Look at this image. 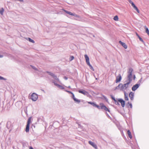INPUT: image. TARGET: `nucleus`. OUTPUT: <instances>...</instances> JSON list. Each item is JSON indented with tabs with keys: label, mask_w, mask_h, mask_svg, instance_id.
Wrapping results in <instances>:
<instances>
[{
	"label": "nucleus",
	"mask_w": 149,
	"mask_h": 149,
	"mask_svg": "<svg viewBox=\"0 0 149 149\" xmlns=\"http://www.w3.org/2000/svg\"><path fill=\"white\" fill-rule=\"evenodd\" d=\"M29 125H26L25 131L26 132H28L29 131Z\"/></svg>",
	"instance_id": "20"
},
{
	"label": "nucleus",
	"mask_w": 149,
	"mask_h": 149,
	"mask_svg": "<svg viewBox=\"0 0 149 149\" xmlns=\"http://www.w3.org/2000/svg\"><path fill=\"white\" fill-rule=\"evenodd\" d=\"M122 86V84L120 83L119 84V85H118L117 86H116L115 89V90H120V91H122V88H121V86Z\"/></svg>",
	"instance_id": "14"
},
{
	"label": "nucleus",
	"mask_w": 149,
	"mask_h": 149,
	"mask_svg": "<svg viewBox=\"0 0 149 149\" xmlns=\"http://www.w3.org/2000/svg\"><path fill=\"white\" fill-rule=\"evenodd\" d=\"M38 98V95L36 93H33L32 94L31 96V99L34 101H36Z\"/></svg>",
	"instance_id": "1"
},
{
	"label": "nucleus",
	"mask_w": 149,
	"mask_h": 149,
	"mask_svg": "<svg viewBox=\"0 0 149 149\" xmlns=\"http://www.w3.org/2000/svg\"><path fill=\"white\" fill-rule=\"evenodd\" d=\"M78 92L85 95H87L88 94V92L84 90H79Z\"/></svg>",
	"instance_id": "6"
},
{
	"label": "nucleus",
	"mask_w": 149,
	"mask_h": 149,
	"mask_svg": "<svg viewBox=\"0 0 149 149\" xmlns=\"http://www.w3.org/2000/svg\"><path fill=\"white\" fill-rule=\"evenodd\" d=\"M128 104L129 105V106H130V107L131 108H132V104L130 103L129 102H128Z\"/></svg>",
	"instance_id": "39"
},
{
	"label": "nucleus",
	"mask_w": 149,
	"mask_h": 149,
	"mask_svg": "<svg viewBox=\"0 0 149 149\" xmlns=\"http://www.w3.org/2000/svg\"><path fill=\"white\" fill-rule=\"evenodd\" d=\"M136 33V36H137V37L139 38V36H139V35L137 33Z\"/></svg>",
	"instance_id": "43"
},
{
	"label": "nucleus",
	"mask_w": 149,
	"mask_h": 149,
	"mask_svg": "<svg viewBox=\"0 0 149 149\" xmlns=\"http://www.w3.org/2000/svg\"><path fill=\"white\" fill-rule=\"evenodd\" d=\"M31 66L34 69V70H38L35 67H34V66H32V65H31Z\"/></svg>",
	"instance_id": "36"
},
{
	"label": "nucleus",
	"mask_w": 149,
	"mask_h": 149,
	"mask_svg": "<svg viewBox=\"0 0 149 149\" xmlns=\"http://www.w3.org/2000/svg\"><path fill=\"white\" fill-rule=\"evenodd\" d=\"M139 39V40H140V41H141V42H144V41L142 39V38L140 37V36H139V37L138 38Z\"/></svg>",
	"instance_id": "35"
},
{
	"label": "nucleus",
	"mask_w": 149,
	"mask_h": 149,
	"mask_svg": "<svg viewBox=\"0 0 149 149\" xmlns=\"http://www.w3.org/2000/svg\"><path fill=\"white\" fill-rule=\"evenodd\" d=\"M52 82L54 83V84L57 86L59 88L61 89H64V87L63 86L57 84L55 80H53Z\"/></svg>",
	"instance_id": "3"
},
{
	"label": "nucleus",
	"mask_w": 149,
	"mask_h": 149,
	"mask_svg": "<svg viewBox=\"0 0 149 149\" xmlns=\"http://www.w3.org/2000/svg\"><path fill=\"white\" fill-rule=\"evenodd\" d=\"M64 78L66 80H67L68 79V77L65 76L64 77Z\"/></svg>",
	"instance_id": "41"
},
{
	"label": "nucleus",
	"mask_w": 149,
	"mask_h": 149,
	"mask_svg": "<svg viewBox=\"0 0 149 149\" xmlns=\"http://www.w3.org/2000/svg\"><path fill=\"white\" fill-rule=\"evenodd\" d=\"M18 0L20 2H23V0Z\"/></svg>",
	"instance_id": "46"
},
{
	"label": "nucleus",
	"mask_w": 149,
	"mask_h": 149,
	"mask_svg": "<svg viewBox=\"0 0 149 149\" xmlns=\"http://www.w3.org/2000/svg\"><path fill=\"white\" fill-rule=\"evenodd\" d=\"M140 86V84H136L132 87V90L133 91H135Z\"/></svg>",
	"instance_id": "8"
},
{
	"label": "nucleus",
	"mask_w": 149,
	"mask_h": 149,
	"mask_svg": "<svg viewBox=\"0 0 149 149\" xmlns=\"http://www.w3.org/2000/svg\"><path fill=\"white\" fill-rule=\"evenodd\" d=\"M72 98L73 100H74V99L75 98V96H74V95L73 93H72Z\"/></svg>",
	"instance_id": "38"
},
{
	"label": "nucleus",
	"mask_w": 149,
	"mask_h": 149,
	"mask_svg": "<svg viewBox=\"0 0 149 149\" xmlns=\"http://www.w3.org/2000/svg\"><path fill=\"white\" fill-rule=\"evenodd\" d=\"M130 3H131V5H132V6L133 7V8H134L136 10V11H137V12L138 13H139V9H138V8H137L136 6L134 5V3L132 2H130Z\"/></svg>",
	"instance_id": "10"
},
{
	"label": "nucleus",
	"mask_w": 149,
	"mask_h": 149,
	"mask_svg": "<svg viewBox=\"0 0 149 149\" xmlns=\"http://www.w3.org/2000/svg\"><path fill=\"white\" fill-rule=\"evenodd\" d=\"M65 91L67 92L68 93H69L71 94L73 93L72 92H71V91H67V90H65Z\"/></svg>",
	"instance_id": "40"
},
{
	"label": "nucleus",
	"mask_w": 149,
	"mask_h": 149,
	"mask_svg": "<svg viewBox=\"0 0 149 149\" xmlns=\"http://www.w3.org/2000/svg\"><path fill=\"white\" fill-rule=\"evenodd\" d=\"M0 80H6V79L5 78H4L0 76Z\"/></svg>",
	"instance_id": "33"
},
{
	"label": "nucleus",
	"mask_w": 149,
	"mask_h": 149,
	"mask_svg": "<svg viewBox=\"0 0 149 149\" xmlns=\"http://www.w3.org/2000/svg\"><path fill=\"white\" fill-rule=\"evenodd\" d=\"M84 57L85 58L86 62L87 64L88 65H89V66H90V65H91L90 64V63L89 58L88 57V56H87V55L86 54L85 55Z\"/></svg>",
	"instance_id": "4"
},
{
	"label": "nucleus",
	"mask_w": 149,
	"mask_h": 149,
	"mask_svg": "<svg viewBox=\"0 0 149 149\" xmlns=\"http://www.w3.org/2000/svg\"><path fill=\"white\" fill-rule=\"evenodd\" d=\"M144 27H145V29L146 32V33H147V34L149 36V30H148V28L146 26H144Z\"/></svg>",
	"instance_id": "19"
},
{
	"label": "nucleus",
	"mask_w": 149,
	"mask_h": 149,
	"mask_svg": "<svg viewBox=\"0 0 149 149\" xmlns=\"http://www.w3.org/2000/svg\"><path fill=\"white\" fill-rule=\"evenodd\" d=\"M103 109H104L106 111H108V112L110 113V111L108 108L106 107L105 106L103 105Z\"/></svg>",
	"instance_id": "17"
},
{
	"label": "nucleus",
	"mask_w": 149,
	"mask_h": 149,
	"mask_svg": "<svg viewBox=\"0 0 149 149\" xmlns=\"http://www.w3.org/2000/svg\"><path fill=\"white\" fill-rule=\"evenodd\" d=\"M130 83V82H128L126 84H122V91H125L126 89H127V88L128 87L129 84Z\"/></svg>",
	"instance_id": "2"
},
{
	"label": "nucleus",
	"mask_w": 149,
	"mask_h": 149,
	"mask_svg": "<svg viewBox=\"0 0 149 149\" xmlns=\"http://www.w3.org/2000/svg\"><path fill=\"white\" fill-rule=\"evenodd\" d=\"M19 102H17L16 103V104H16H16H18V103H19Z\"/></svg>",
	"instance_id": "48"
},
{
	"label": "nucleus",
	"mask_w": 149,
	"mask_h": 149,
	"mask_svg": "<svg viewBox=\"0 0 149 149\" xmlns=\"http://www.w3.org/2000/svg\"><path fill=\"white\" fill-rule=\"evenodd\" d=\"M118 101L120 102L121 105L122 107H124L125 106V102L122 99H119Z\"/></svg>",
	"instance_id": "5"
},
{
	"label": "nucleus",
	"mask_w": 149,
	"mask_h": 149,
	"mask_svg": "<svg viewBox=\"0 0 149 149\" xmlns=\"http://www.w3.org/2000/svg\"><path fill=\"white\" fill-rule=\"evenodd\" d=\"M74 59V57L73 56H70L69 58V60L70 61H71Z\"/></svg>",
	"instance_id": "31"
},
{
	"label": "nucleus",
	"mask_w": 149,
	"mask_h": 149,
	"mask_svg": "<svg viewBox=\"0 0 149 149\" xmlns=\"http://www.w3.org/2000/svg\"><path fill=\"white\" fill-rule=\"evenodd\" d=\"M113 19L116 21H118V16L117 15L115 16L113 18Z\"/></svg>",
	"instance_id": "30"
},
{
	"label": "nucleus",
	"mask_w": 149,
	"mask_h": 149,
	"mask_svg": "<svg viewBox=\"0 0 149 149\" xmlns=\"http://www.w3.org/2000/svg\"><path fill=\"white\" fill-rule=\"evenodd\" d=\"M31 117H30L28 119L27 122V125H30V124L31 123Z\"/></svg>",
	"instance_id": "23"
},
{
	"label": "nucleus",
	"mask_w": 149,
	"mask_h": 149,
	"mask_svg": "<svg viewBox=\"0 0 149 149\" xmlns=\"http://www.w3.org/2000/svg\"><path fill=\"white\" fill-rule=\"evenodd\" d=\"M28 40L29 41L33 43H34L35 42V41L31 39V38H28Z\"/></svg>",
	"instance_id": "28"
},
{
	"label": "nucleus",
	"mask_w": 149,
	"mask_h": 149,
	"mask_svg": "<svg viewBox=\"0 0 149 149\" xmlns=\"http://www.w3.org/2000/svg\"><path fill=\"white\" fill-rule=\"evenodd\" d=\"M100 106H99L96 104V106H95V107L99 109H102V105L100 104Z\"/></svg>",
	"instance_id": "22"
},
{
	"label": "nucleus",
	"mask_w": 149,
	"mask_h": 149,
	"mask_svg": "<svg viewBox=\"0 0 149 149\" xmlns=\"http://www.w3.org/2000/svg\"><path fill=\"white\" fill-rule=\"evenodd\" d=\"M72 15L79 18H80V16L79 15L75 14L73 13V15Z\"/></svg>",
	"instance_id": "32"
},
{
	"label": "nucleus",
	"mask_w": 149,
	"mask_h": 149,
	"mask_svg": "<svg viewBox=\"0 0 149 149\" xmlns=\"http://www.w3.org/2000/svg\"><path fill=\"white\" fill-rule=\"evenodd\" d=\"M42 91H43V92H45V91H44V90H42Z\"/></svg>",
	"instance_id": "50"
},
{
	"label": "nucleus",
	"mask_w": 149,
	"mask_h": 149,
	"mask_svg": "<svg viewBox=\"0 0 149 149\" xmlns=\"http://www.w3.org/2000/svg\"><path fill=\"white\" fill-rule=\"evenodd\" d=\"M111 99L114 100V101L115 102V103L116 104H117V105H119V103L118 102V101H117L116 99H115V98L113 97V96L112 95H111Z\"/></svg>",
	"instance_id": "15"
},
{
	"label": "nucleus",
	"mask_w": 149,
	"mask_h": 149,
	"mask_svg": "<svg viewBox=\"0 0 149 149\" xmlns=\"http://www.w3.org/2000/svg\"><path fill=\"white\" fill-rule=\"evenodd\" d=\"M40 118H38L37 121L38 122H39V120H40Z\"/></svg>",
	"instance_id": "42"
},
{
	"label": "nucleus",
	"mask_w": 149,
	"mask_h": 149,
	"mask_svg": "<svg viewBox=\"0 0 149 149\" xmlns=\"http://www.w3.org/2000/svg\"><path fill=\"white\" fill-rule=\"evenodd\" d=\"M119 43L125 49H127V45L125 44V43L122 42L121 41H120Z\"/></svg>",
	"instance_id": "12"
},
{
	"label": "nucleus",
	"mask_w": 149,
	"mask_h": 149,
	"mask_svg": "<svg viewBox=\"0 0 149 149\" xmlns=\"http://www.w3.org/2000/svg\"><path fill=\"white\" fill-rule=\"evenodd\" d=\"M132 70H130L129 71V74L128 76V78L129 80L130 81H131V80H130L131 78L132 77Z\"/></svg>",
	"instance_id": "13"
},
{
	"label": "nucleus",
	"mask_w": 149,
	"mask_h": 149,
	"mask_svg": "<svg viewBox=\"0 0 149 149\" xmlns=\"http://www.w3.org/2000/svg\"><path fill=\"white\" fill-rule=\"evenodd\" d=\"M64 11L66 13H67V14H68L70 15H73V13H71L70 12H69L68 11L66 10H64Z\"/></svg>",
	"instance_id": "29"
},
{
	"label": "nucleus",
	"mask_w": 149,
	"mask_h": 149,
	"mask_svg": "<svg viewBox=\"0 0 149 149\" xmlns=\"http://www.w3.org/2000/svg\"><path fill=\"white\" fill-rule=\"evenodd\" d=\"M78 124L79 127H81V125H80V124H79V123H78Z\"/></svg>",
	"instance_id": "47"
},
{
	"label": "nucleus",
	"mask_w": 149,
	"mask_h": 149,
	"mask_svg": "<svg viewBox=\"0 0 149 149\" xmlns=\"http://www.w3.org/2000/svg\"><path fill=\"white\" fill-rule=\"evenodd\" d=\"M88 103L89 104H91L94 107H95V106H96V104L95 103V102H88Z\"/></svg>",
	"instance_id": "21"
},
{
	"label": "nucleus",
	"mask_w": 149,
	"mask_h": 149,
	"mask_svg": "<svg viewBox=\"0 0 149 149\" xmlns=\"http://www.w3.org/2000/svg\"><path fill=\"white\" fill-rule=\"evenodd\" d=\"M134 93L132 92L130 93L129 94V96L131 100H132L134 99Z\"/></svg>",
	"instance_id": "11"
},
{
	"label": "nucleus",
	"mask_w": 149,
	"mask_h": 149,
	"mask_svg": "<svg viewBox=\"0 0 149 149\" xmlns=\"http://www.w3.org/2000/svg\"><path fill=\"white\" fill-rule=\"evenodd\" d=\"M3 57V56L2 55H0V58H2Z\"/></svg>",
	"instance_id": "44"
},
{
	"label": "nucleus",
	"mask_w": 149,
	"mask_h": 149,
	"mask_svg": "<svg viewBox=\"0 0 149 149\" xmlns=\"http://www.w3.org/2000/svg\"><path fill=\"white\" fill-rule=\"evenodd\" d=\"M68 88H70L71 87L70 86H69L68 87Z\"/></svg>",
	"instance_id": "49"
},
{
	"label": "nucleus",
	"mask_w": 149,
	"mask_h": 149,
	"mask_svg": "<svg viewBox=\"0 0 149 149\" xmlns=\"http://www.w3.org/2000/svg\"><path fill=\"white\" fill-rule=\"evenodd\" d=\"M24 111L25 112V113L26 114H27V108H26L24 109Z\"/></svg>",
	"instance_id": "37"
},
{
	"label": "nucleus",
	"mask_w": 149,
	"mask_h": 149,
	"mask_svg": "<svg viewBox=\"0 0 149 149\" xmlns=\"http://www.w3.org/2000/svg\"><path fill=\"white\" fill-rule=\"evenodd\" d=\"M29 149H33L32 147L31 146L29 148Z\"/></svg>",
	"instance_id": "45"
},
{
	"label": "nucleus",
	"mask_w": 149,
	"mask_h": 149,
	"mask_svg": "<svg viewBox=\"0 0 149 149\" xmlns=\"http://www.w3.org/2000/svg\"><path fill=\"white\" fill-rule=\"evenodd\" d=\"M54 79L56 80L58 82H60L59 80V79L55 75V74L54 76L53 77Z\"/></svg>",
	"instance_id": "24"
},
{
	"label": "nucleus",
	"mask_w": 149,
	"mask_h": 149,
	"mask_svg": "<svg viewBox=\"0 0 149 149\" xmlns=\"http://www.w3.org/2000/svg\"><path fill=\"white\" fill-rule=\"evenodd\" d=\"M89 143L92 146H93L94 148H95V149H97V147L96 144H95L93 142L91 141H88Z\"/></svg>",
	"instance_id": "9"
},
{
	"label": "nucleus",
	"mask_w": 149,
	"mask_h": 149,
	"mask_svg": "<svg viewBox=\"0 0 149 149\" xmlns=\"http://www.w3.org/2000/svg\"><path fill=\"white\" fill-rule=\"evenodd\" d=\"M89 68L93 71H94V70L93 68V67H92V66L91 65L90 66Z\"/></svg>",
	"instance_id": "34"
},
{
	"label": "nucleus",
	"mask_w": 149,
	"mask_h": 149,
	"mask_svg": "<svg viewBox=\"0 0 149 149\" xmlns=\"http://www.w3.org/2000/svg\"><path fill=\"white\" fill-rule=\"evenodd\" d=\"M47 72L48 73L49 75H51V76L53 77L54 76V74L52 72H50L47 71Z\"/></svg>",
	"instance_id": "26"
},
{
	"label": "nucleus",
	"mask_w": 149,
	"mask_h": 149,
	"mask_svg": "<svg viewBox=\"0 0 149 149\" xmlns=\"http://www.w3.org/2000/svg\"><path fill=\"white\" fill-rule=\"evenodd\" d=\"M124 95H125V100L128 101L129 100L128 97V94L126 93L125 91L124 92Z\"/></svg>",
	"instance_id": "16"
},
{
	"label": "nucleus",
	"mask_w": 149,
	"mask_h": 149,
	"mask_svg": "<svg viewBox=\"0 0 149 149\" xmlns=\"http://www.w3.org/2000/svg\"><path fill=\"white\" fill-rule=\"evenodd\" d=\"M74 100L75 102L78 103H79L80 102V100L77 99L76 98L74 99Z\"/></svg>",
	"instance_id": "27"
},
{
	"label": "nucleus",
	"mask_w": 149,
	"mask_h": 149,
	"mask_svg": "<svg viewBox=\"0 0 149 149\" xmlns=\"http://www.w3.org/2000/svg\"><path fill=\"white\" fill-rule=\"evenodd\" d=\"M127 134L130 138L131 139L132 138V136L130 130L127 131Z\"/></svg>",
	"instance_id": "18"
},
{
	"label": "nucleus",
	"mask_w": 149,
	"mask_h": 149,
	"mask_svg": "<svg viewBox=\"0 0 149 149\" xmlns=\"http://www.w3.org/2000/svg\"><path fill=\"white\" fill-rule=\"evenodd\" d=\"M122 79V77L120 74H119L116 78V83H117L120 82Z\"/></svg>",
	"instance_id": "7"
},
{
	"label": "nucleus",
	"mask_w": 149,
	"mask_h": 149,
	"mask_svg": "<svg viewBox=\"0 0 149 149\" xmlns=\"http://www.w3.org/2000/svg\"><path fill=\"white\" fill-rule=\"evenodd\" d=\"M4 11V9L3 8H1V9H0V13L1 15H3V12Z\"/></svg>",
	"instance_id": "25"
}]
</instances>
